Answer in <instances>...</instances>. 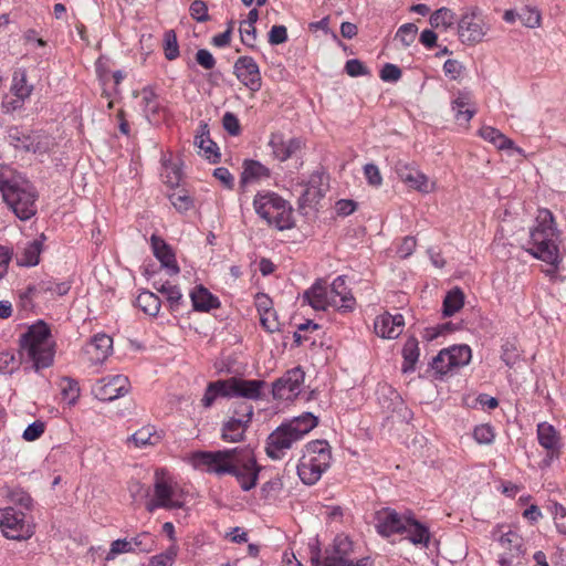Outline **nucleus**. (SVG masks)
Here are the masks:
<instances>
[{
    "instance_id": "1",
    "label": "nucleus",
    "mask_w": 566,
    "mask_h": 566,
    "mask_svg": "<svg viewBox=\"0 0 566 566\" xmlns=\"http://www.w3.org/2000/svg\"><path fill=\"white\" fill-rule=\"evenodd\" d=\"M191 462L196 469H206L209 473L233 475L243 491H250L256 485L261 470L249 448L197 451L192 453Z\"/></svg>"
},
{
    "instance_id": "2",
    "label": "nucleus",
    "mask_w": 566,
    "mask_h": 566,
    "mask_svg": "<svg viewBox=\"0 0 566 566\" xmlns=\"http://www.w3.org/2000/svg\"><path fill=\"white\" fill-rule=\"evenodd\" d=\"M0 192L4 202L22 221L36 213L38 192L30 181L6 168L0 171Z\"/></svg>"
},
{
    "instance_id": "3",
    "label": "nucleus",
    "mask_w": 566,
    "mask_h": 566,
    "mask_svg": "<svg viewBox=\"0 0 566 566\" xmlns=\"http://www.w3.org/2000/svg\"><path fill=\"white\" fill-rule=\"evenodd\" d=\"M537 226L530 233L531 248L527 251L535 258L557 269L562 261L558 240L559 232L554 227V217L549 210H541L536 218Z\"/></svg>"
},
{
    "instance_id": "4",
    "label": "nucleus",
    "mask_w": 566,
    "mask_h": 566,
    "mask_svg": "<svg viewBox=\"0 0 566 566\" xmlns=\"http://www.w3.org/2000/svg\"><path fill=\"white\" fill-rule=\"evenodd\" d=\"M317 426V418L306 412L293 420L282 423L266 440L265 452L272 460H280L285 450L292 448L293 443L301 440L306 433Z\"/></svg>"
},
{
    "instance_id": "5",
    "label": "nucleus",
    "mask_w": 566,
    "mask_h": 566,
    "mask_svg": "<svg viewBox=\"0 0 566 566\" xmlns=\"http://www.w3.org/2000/svg\"><path fill=\"white\" fill-rule=\"evenodd\" d=\"M20 350L33 363L36 370L51 366L54 343L50 327L43 321L31 325L20 338Z\"/></svg>"
},
{
    "instance_id": "6",
    "label": "nucleus",
    "mask_w": 566,
    "mask_h": 566,
    "mask_svg": "<svg viewBox=\"0 0 566 566\" xmlns=\"http://www.w3.org/2000/svg\"><path fill=\"white\" fill-rule=\"evenodd\" d=\"M331 447L327 441L315 440L306 444V450L297 465V474L307 485L315 484L329 465Z\"/></svg>"
},
{
    "instance_id": "7",
    "label": "nucleus",
    "mask_w": 566,
    "mask_h": 566,
    "mask_svg": "<svg viewBox=\"0 0 566 566\" xmlns=\"http://www.w3.org/2000/svg\"><path fill=\"white\" fill-rule=\"evenodd\" d=\"M256 213L269 226L283 231L294 227L293 210L287 201L274 192L258 193L253 201Z\"/></svg>"
},
{
    "instance_id": "8",
    "label": "nucleus",
    "mask_w": 566,
    "mask_h": 566,
    "mask_svg": "<svg viewBox=\"0 0 566 566\" xmlns=\"http://www.w3.org/2000/svg\"><path fill=\"white\" fill-rule=\"evenodd\" d=\"M353 543L340 534L337 535L333 544L325 549L324 560H319V551L317 549L311 556L313 566H371L369 558H360L356 563L353 562Z\"/></svg>"
},
{
    "instance_id": "9",
    "label": "nucleus",
    "mask_w": 566,
    "mask_h": 566,
    "mask_svg": "<svg viewBox=\"0 0 566 566\" xmlns=\"http://www.w3.org/2000/svg\"><path fill=\"white\" fill-rule=\"evenodd\" d=\"M489 30L482 11L478 7L464 9L458 21V35L463 44L473 45L480 43Z\"/></svg>"
},
{
    "instance_id": "10",
    "label": "nucleus",
    "mask_w": 566,
    "mask_h": 566,
    "mask_svg": "<svg viewBox=\"0 0 566 566\" xmlns=\"http://www.w3.org/2000/svg\"><path fill=\"white\" fill-rule=\"evenodd\" d=\"M175 491L167 478L165 469H157L155 471V483H154V497L146 503L148 512H153L156 509L163 507L167 510L180 509L182 502L174 500Z\"/></svg>"
},
{
    "instance_id": "11",
    "label": "nucleus",
    "mask_w": 566,
    "mask_h": 566,
    "mask_svg": "<svg viewBox=\"0 0 566 566\" xmlns=\"http://www.w3.org/2000/svg\"><path fill=\"white\" fill-rule=\"evenodd\" d=\"M0 527L3 535L11 539H27L33 534L32 527L24 523V514L12 507L0 510Z\"/></svg>"
},
{
    "instance_id": "12",
    "label": "nucleus",
    "mask_w": 566,
    "mask_h": 566,
    "mask_svg": "<svg viewBox=\"0 0 566 566\" xmlns=\"http://www.w3.org/2000/svg\"><path fill=\"white\" fill-rule=\"evenodd\" d=\"M222 427V439L229 442H239L243 439L244 433L252 420L253 407L248 403H241Z\"/></svg>"
},
{
    "instance_id": "13",
    "label": "nucleus",
    "mask_w": 566,
    "mask_h": 566,
    "mask_svg": "<svg viewBox=\"0 0 566 566\" xmlns=\"http://www.w3.org/2000/svg\"><path fill=\"white\" fill-rule=\"evenodd\" d=\"M304 371L301 367H294L287 370L281 378L273 382V397L282 400H293L296 398L304 382Z\"/></svg>"
},
{
    "instance_id": "14",
    "label": "nucleus",
    "mask_w": 566,
    "mask_h": 566,
    "mask_svg": "<svg viewBox=\"0 0 566 566\" xmlns=\"http://www.w3.org/2000/svg\"><path fill=\"white\" fill-rule=\"evenodd\" d=\"M228 397H242L250 400H259L263 397V389L266 386L264 380L242 379L231 377L226 379Z\"/></svg>"
},
{
    "instance_id": "15",
    "label": "nucleus",
    "mask_w": 566,
    "mask_h": 566,
    "mask_svg": "<svg viewBox=\"0 0 566 566\" xmlns=\"http://www.w3.org/2000/svg\"><path fill=\"white\" fill-rule=\"evenodd\" d=\"M408 516H401L395 510L385 507L375 513L376 530L385 537L405 533Z\"/></svg>"
},
{
    "instance_id": "16",
    "label": "nucleus",
    "mask_w": 566,
    "mask_h": 566,
    "mask_svg": "<svg viewBox=\"0 0 566 566\" xmlns=\"http://www.w3.org/2000/svg\"><path fill=\"white\" fill-rule=\"evenodd\" d=\"M237 78L250 91L256 92L261 88V74L258 64L251 56H240L234 63Z\"/></svg>"
},
{
    "instance_id": "17",
    "label": "nucleus",
    "mask_w": 566,
    "mask_h": 566,
    "mask_svg": "<svg viewBox=\"0 0 566 566\" xmlns=\"http://www.w3.org/2000/svg\"><path fill=\"white\" fill-rule=\"evenodd\" d=\"M395 169L400 180L411 189L423 193H429L433 190V184H430L428 177L415 166L399 160Z\"/></svg>"
},
{
    "instance_id": "18",
    "label": "nucleus",
    "mask_w": 566,
    "mask_h": 566,
    "mask_svg": "<svg viewBox=\"0 0 566 566\" xmlns=\"http://www.w3.org/2000/svg\"><path fill=\"white\" fill-rule=\"evenodd\" d=\"M303 300L306 301L315 311H325L328 306H338V301L329 295L326 282L317 280L308 290L303 294Z\"/></svg>"
},
{
    "instance_id": "19",
    "label": "nucleus",
    "mask_w": 566,
    "mask_h": 566,
    "mask_svg": "<svg viewBox=\"0 0 566 566\" xmlns=\"http://www.w3.org/2000/svg\"><path fill=\"white\" fill-rule=\"evenodd\" d=\"M102 385L96 389V397L103 401H112L125 396L129 391V380L126 376L115 375L103 379Z\"/></svg>"
},
{
    "instance_id": "20",
    "label": "nucleus",
    "mask_w": 566,
    "mask_h": 566,
    "mask_svg": "<svg viewBox=\"0 0 566 566\" xmlns=\"http://www.w3.org/2000/svg\"><path fill=\"white\" fill-rule=\"evenodd\" d=\"M405 325L402 315H390L388 313L376 317L374 323L375 333L381 338H397Z\"/></svg>"
},
{
    "instance_id": "21",
    "label": "nucleus",
    "mask_w": 566,
    "mask_h": 566,
    "mask_svg": "<svg viewBox=\"0 0 566 566\" xmlns=\"http://www.w3.org/2000/svg\"><path fill=\"white\" fill-rule=\"evenodd\" d=\"M154 255L160 261L161 265L168 270L170 275L179 273L175 254L171 248L159 237L153 234L150 238Z\"/></svg>"
},
{
    "instance_id": "22",
    "label": "nucleus",
    "mask_w": 566,
    "mask_h": 566,
    "mask_svg": "<svg viewBox=\"0 0 566 566\" xmlns=\"http://www.w3.org/2000/svg\"><path fill=\"white\" fill-rule=\"evenodd\" d=\"M113 348V339L106 334L95 335L86 346L85 353L93 364L103 363Z\"/></svg>"
},
{
    "instance_id": "23",
    "label": "nucleus",
    "mask_w": 566,
    "mask_h": 566,
    "mask_svg": "<svg viewBox=\"0 0 566 566\" xmlns=\"http://www.w3.org/2000/svg\"><path fill=\"white\" fill-rule=\"evenodd\" d=\"M9 143L17 149L24 151L38 153L40 151L39 136L29 134L19 127H11L8 130Z\"/></svg>"
},
{
    "instance_id": "24",
    "label": "nucleus",
    "mask_w": 566,
    "mask_h": 566,
    "mask_svg": "<svg viewBox=\"0 0 566 566\" xmlns=\"http://www.w3.org/2000/svg\"><path fill=\"white\" fill-rule=\"evenodd\" d=\"M273 155L280 161H285L301 150L303 143L300 138L283 140L280 136H273L270 140Z\"/></svg>"
},
{
    "instance_id": "25",
    "label": "nucleus",
    "mask_w": 566,
    "mask_h": 566,
    "mask_svg": "<svg viewBox=\"0 0 566 566\" xmlns=\"http://www.w3.org/2000/svg\"><path fill=\"white\" fill-rule=\"evenodd\" d=\"M328 291L329 295L334 296L338 301V306H335L337 310H342L344 312L353 310L355 305V298L348 291L344 276L336 277L331 285V290Z\"/></svg>"
},
{
    "instance_id": "26",
    "label": "nucleus",
    "mask_w": 566,
    "mask_h": 566,
    "mask_svg": "<svg viewBox=\"0 0 566 566\" xmlns=\"http://www.w3.org/2000/svg\"><path fill=\"white\" fill-rule=\"evenodd\" d=\"M195 311L208 312L220 306L218 297L213 296L205 286H197L190 294Z\"/></svg>"
},
{
    "instance_id": "27",
    "label": "nucleus",
    "mask_w": 566,
    "mask_h": 566,
    "mask_svg": "<svg viewBox=\"0 0 566 566\" xmlns=\"http://www.w3.org/2000/svg\"><path fill=\"white\" fill-rule=\"evenodd\" d=\"M322 181V177L318 175H313L303 190L300 197V207L303 208L305 206H311L313 203H317L318 200L324 197L325 190L322 189L318 184Z\"/></svg>"
},
{
    "instance_id": "28",
    "label": "nucleus",
    "mask_w": 566,
    "mask_h": 566,
    "mask_svg": "<svg viewBox=\"0 0 566 566\" xmlns=\"http://www.w3.org/2000/svg\"><path fill=\"white\" fill-rule=\"evenodd\" d=\"M44 234H41V240H34L23 249V252L18 256L17 262L21 266H34L40 261V254L43 248Z\"/></svg>"
},
{
    "instance_id": "29",
    "label": "nucleus",
    "mask_w": 566,
    "mask_h": 566,
    "mask_svg": "<svg viewBox=\"0 0 566 566\" xmlns=\"http://www.w3.org/2000/svg\"><path fill=\"white\" fill-rule=\"evenodd\" d=\"M378 401L379 405L387 411L394 412L399 407L403 406V401L400 395L390 386L384 385L378 391Z\"/></svg>"
},
{
    "instance_id": "30",
    "label": "nucleus",
    "mask_w": 566,
    "mask_h": 566,
    "mask_svg": "<svg viewBox=\"0 0 566 566\" xmlns=\"http://www.w3.org/2000/svg\"><path fill=\"white\" fill-rule=\"evenodd\" d=\"M270 176V170L256 160H245L241 174V184H249Z\"/></svg>"
},
{
    "instance_id": "31",
    "label": "nucleus",
    "mask_w": 566,
    "mask_h": 566,
    "mask_svg": "<svg viewBox=\"0 0 566 566\" xmlns=\"http://www.w3.org/2000/svg\"><path fill=\"white\" fill-rule=\"evenodd\" d=\"M201 128L202 133L195 137V145L202 151L207 159L217 163L220 158L217 144L210 139L209 132H205L207 125H203Z\"/></svg>"
},
{
    "instance_id": "32",
    "label": "nucleus",
    "mask_w": 566,
    "mask_h": 566,
    "mask_svg": "<svg viewBox=\"0 0 566 566\" xmlns=\"http://www.w3.org/2000/svg\"><path fill=\"white\" fill-rule=\"evenodd\" d=\"M128 440L133 441L136 447L142 448L147 446H156L160 442L161 436L157 432L155 427L145 426L134 432Z\"/></svg>"
},
{
    "instance_id": "33",
    "label": "nucleus",
    "mask_w": 566,
    "mask_h": 566,
    "mask_svg": "<svg viewBox=\"0 0 566 566\" xmlns=\"http://www.w3.org/2000/svg\"><path fill=\"white\" fill-rule=\"evenodd\" d=\"M405 533L408 534V538L410 539V542L416 545L423 544L424 546H427L429 543V530L410 516H408L407 518Z\"/></svg>"
},
{
    "instance_id": "34",
    "label": "nucleus",
    "mask_w": 566,
    "mask_h": 566,
    "mask_svg": "<svg viewBox=\"0 0 566 566\" xmlns=\"http://www.w3.org/2000/svg\"><path fill=\"white\" fill-rule=\"evenodd\" d=\"M455 13L446 7L436 10L429 19L430 25L434 29L447 31L455 23Z\"/></svg>"
},
{
    "instance_id": "35",
    "label": "nucleus",
    "mask_w": 566,
    "mask_h": 566,
    "mask_svg": "<svg viewBox=\"0 0 566 566\" xmlns=\"http://www.w3.org/2000/svg\"><path fill=\"white\" fill-rule=\"evenodd\" d=\"M469 103V92H459L457 98L452 102V111L455 113L454 116L458 122L463 120L468 123L475 114V109H470L467 107Z\"/></svg>"
},
{
    "instance_id": "36",
    "label": "nucleus",
    "mask_w": 566,
    "mask_h": 566,
    "mask_svg": "<svg viewBox=\"0 0 566 566\" xmlns=\"http://www.w3.org/2000/svg\"><path fill=\"white\" fill-rule=\"evenodd\" d=\"M402 373H410L415 370V365L419 358L418 340L415 337H409L402 347Z\"/></svg>"
},
{
    "instance_id": "37",
    "label": "nucleus",
    "mask_w": 566,
    "mask_h": 566,
    "mask_svg": "<svg viewBox=\"0 0 566 566\" xmlns=\"http://www.w3.org/2000/svg\"><path fill=\"white\" fill-rule=\"evenodd\" d=\"M136 304L145 314L157 316L161 306V301L155 293L144 291L137 296Z\"/></svg>"
},
{
    "instance_id": "38",
    "label": "nucleus",
    "mask_w": 566,
    "mask_h": 566,
    "mask_svg": "<svg viewBox=\"0 0 566 566\" xmlns=\"http://www.w3.org/2000/svg\"><path fill=\"white\" fill-rule=\"evenodd\" d=\"M464 304V294L459 287L449 291L443 300V315L452 316L459 312Z\"/></svg>"
},
{
    "instance_id": "39",
    "label": "nucleus",
    "mask_w": 566,
    "mask_h": 566,
    "mask_svg": "<svg viewBox=\"0 0 566 566\" xmlns=\"http://www.w3.org/2000/svg\"><path fill=\"white\" fill-rule=\"evenodd\" d=\"M537 438L539 444L547 450H554L558 444L557 431L547 422L537 426Z\"/></svg>"
},
{
    "instance_id": "40",
    "label": "nucleus",
    "mask_w": 566,
    "mask_h": 566,
    "mask_svg": "<svg viewBox=\"0 0 566 566\" xmlns=\"http://www.w3.org/2000/svg\"><path fill=\"white\" fill-rule=\"evenodd\" d=\"M155 289L166 296L169 307L172 312H177L182 303V294L178 286L171 285L169 282L160 285L154 284Z\"/></svg>"
},
{
    "instance_id": "41",
    "label": "nucleus",
    "mask_w": 566,
    "mask_h": 566,
    "mask_svg": "<svg viewBox=\"0 0 566 566\" xmlns=\"http://www.w3.org/2000/svg\"><path fill=\"white\" fill-rule=\"evenodd\" d=\"M449 353L448 366L461 367L469 364L471 359V348L468 345H458L446 348Z\"/></svg>"
},
{
    "instance_id": "42",
    "label": "nucleus",
    "mask_w": 566,
    "mask_h": 566,
    "mask_svg": "<svg viewBox=\"0 0 566 566\" xmlns=\"http://www.w3.org/2000/svg\"><path fill=\"white\" fill-rule=\"evenodd\" d=\"M228 389L226 386V380H217L213 382H210L205 391V395L201 399L202 406L206 408H209L214 402L216 398L221 397H228Z\"/></svg>"
},
{
    "instance_id": "43",
    "label": "nucleus",
    "mask_w": 566,
    "mask_h": 566,
    "mask_svg": "<svg viewBox=\"0 0 566 566\" xmlns=\"http://www.w3.org/2000/svg\"><path fill=\"white\" fill-rule=\"evenodd\" d=\"M480 134L484 139L494 144L499 149L513 147V142L493 127H483L481 128Z\"/></svg>"
},
{
    "instance_id": "44",
    "label": "nucleus",
    "mask_w": 566,
    "mask_h": 566,
    "mask_svg": "<svg viewBox=\"0 0 566 566\" xmlns=\"http://www.w3.org/2000/svg\"><path fill=\"white\" fill-rule=\"evenodd\" d=\"M501 546L510 552L511 557H517L522 554V538L515 532H507L500 538Z\"/></svg>"
},
{
    "instance_id": "45",
    "label": "nucleus",
    "mask_w": 566,
    "mask_h": 566,
    "mask_svg": "<svg viewBox=\"0 0 566 566\" xmlns=\"http://www.w3.org/2000/svg\"><path fill=\"white\" fill-rule=\"evenodd\" d=\"M36 289H38L39 293H50L51 295L63 296L70 291L71 285L66 281L65 282H54L51 280H46V281L43 280L36 284Z\"/></svg>"
},
{
    "instance_id": "46",
    "label": "nucleus",
    "mask_w": 566,
    "mask_h": 566,
    "mask_svg": "<svg viewBox=\"0 0 566 566\" xmlns=\"http://www.w3.org/2000/svg\"><path fill=\"white\" fill-rule=\"evenodd\" d=\"M12 91L14 95L21 99H24L31 95L33 86L28 84L27 74L24 71L14 73Z\"/></svg>"
},
{
    "instance_id": "47",
    "label": "nucleus",
    "mask_w": 566,
    "mask_h": 566,
    "mask_svg": "<svg viewBox=\"0 0 566 566\" xmlns=\"http://www.w3.org/2000/svg\"><path fill=\"white\" fill-rule=\"evenodd\" d=\"M61 395L69 405H74L80 397V387L77 381L71 378H62L60 382Z\"/></svg>"
},
{
    "instance_id": "48",
    "label": "nucleus",
    "mask_w": 566,
    "mask_h": 566,
    "mask_svg": "<svg viewBox=\"0 0 566 566\" xmlns=\"http://www.w3.org/2000/svg\"><path fill=\"white\" fill-rule=\"evenodd\" d=\"M130 541L133 543V547H135L136 552L139 553H150L156 546L155 537L148 532H143Z\"/></svg>"
},
{
    "instance_id": "49",
    "label": "nucleus",
    "mask_w": 566,
    "mask_h": 566,
    "mask_svg": "<svg viewBox=\"0 0 566 566\" xmlns=\"http://www.w3.org/2000/svg\"><path fill=\"white\" fill-rule=\"evenodd\" d=\"M165 57L169 61L176 60L179 55V45L174 30H168L164 35Z\"/></svg>"
},
{
    "instance_id": "50",
    "label": "nucleus",
    "mask_w": 566,
    "mask_h": 566,
    "mask_svg": "<svg viewBox=\"0 0 566 566\" xmlns=\"http://www.w3.org/2000/svg\"><path fill=\"white\" fill-rule=\"evenodd\" d=\"M518 19L526 28H538L541 25V12L535 8L525 7L518 13Z\"/></svg>"
},
{
    "instance_id": "51",
    "label": "nucleus",
    "mask_w": 566,
    "mask_h": 566,
    "mask_svg": "<svg viewBox=\"0 0 566 566\" xmlns=\"http://www.w3.org/2000/svg\"><path fill=\"white\" fill-rule=\"evenodd\" d=\"M136 548L133 547V543L130 539H116L112 543L111 549L106 556V560L113 559L118 554L124 553H135Z\"/></svg>"
},
{
    "instance_id": "52",
    "label": "nucleus",
    "mask_w": 566,
    "mask_h": 566,
    "mask_svg": "<svg viewBox=\"0 0 566 566\" xmlns=\"http://www.w3.org/2000/svg\"><path fill=\"white\" fill-rule=\"evenodd\" d=\"M190 17L197 22H207L210 20L208 6L203 0H193L189 8Z\"/></svg>"
},
{
    "instance_id": "53",
    "label": "nucleus",
    "mask_w": 566,
    "mask_h": 566,
    "mask_svg": "<svg viewBox=\"0 0 566 566\" xmlns=\"http://www.w3.org/2000/svg\"><path fill=\"white\" fill-rule=\"evenodd\" d=\"M449 353L446 349L439 352V354L432 359L431 367L440 377L452 370V366H448Z\"/></svg>"
},
{
    "instance_id": "54",
    "label": "nucleus",
    "mask_w": 566,
    "mask_h": 566,
    "mask_svg": "<svg viewBox=\"0 0 566 566\" xmlns=\"http://www.w3.org/2000/svg\"><path fill=\"white\" fill-rule=\"evenodd\" d=\"M417 32L418 28L416 24L406 23L398 29L396 38L399 39L405 46H409L415 41Z\"/></svg>"
},
{
    "instance_id": "55",
    "label": "nucleus",
    "mask_w": 566,
    "mask_h": 566,
    "mask_svg": "<svg viewBox=\"0 0 566 566\" xmlns=\"http://www.w3.org/2000/svg\"><path fill=\"white\" fill-rule=\"evenodd\" d=\"M45 430V423L41 420H35L34 422L30 423L25 430L23 431L22 438L25 441H34L39 439Z\"/></svg>"
},
{
    "instance_id": "56",
    "label": "nucleus",
    "mask_w": 566,
    "mask_h": 566,
    "mask_svg": "<svg viewBox=\"0 0 566 566\" xmlns=\"http://www.w3.org/2000/svg\"><path fill=\"white\" fill-rule=\"evenodd\" d=\"M473 437L478 443L489 444L494 439V431L490 424H480L474 428Z\"/></svg>"
},
{
    "instance_id": "57",
    "label": "nucleus",
    "mask_w": 566,
    "mask_h": 566,
    "mask_svg": "<svg viewBox=\"0 0 566 566\" xmlns=\"http://www.w3.org/2000/svg\"><path fill=\"white\" fill-rule=\"evenodd\" d=\"M10 500L25 510H30L33 503L31 495L21 489L12 490L10 492Z\"/></svg>"
},
{
    "instance_id": "58",
    "label": "nucleus",
    "mask_w": 566,
    "mask_h": 566,
    "mask_svg": "<svg viewBox=\"0 0 566 566\" xmlns=\"http://www.w3.org/2000/svg\"><path fill=\"white\" fill-rule=\"evenodd\" d=\"M259 315H260V323L266 332L274 333V332L279 331L280 323H279L277 315H276L275 311H270L269 314L262 313Z\"/></svg>"
},
{
    "instance_id": "59",
    "label": "nucleus",
    "mask_w": 566,
    "mask_h": 566,
    "mask_svg": "<svg viewBox=\"0 0 566 566\" xmlns=\"http://www.w3.org/2000/svg\"><path fill=\"white\" fill-rule=\"evenodd\" d=\"M223 128L232 136H237L241 132L238 117L230 112H227L222 118Z\"/></svg>"
},
{
    "instance_id": "60",
    "label": "nucleus",
    "mask_w": 566,
    "mask_h": 566,
    "mask_svg": "<svg viewBox=\"0 0 566 566\" xmlns=\"http://www.w3.org/2000/svg\"><path fill=\"white\" fill-rule=\"evenodd\" d=\"M402 75L401 70L391 63H387L380 71V78L385 82H397Z\"/></svg>"
},
{
    "instance_id": "61",
    "label": "nucleus",
    "mask_w": 566,
    "mask_h": 566,
    "mask_svg": "<svg viewBox=\"0 0 566 566\" xmlns=\"http://www.w3.org/2000/svg\"><path fill=\"white\" fill-rule=\"evenodd\" d=\"M176 556V552L170 548L165 553L153 556L147 566H171Z\"/></svg>"
},
{
    "instance_id": "62",
    "label": "nucleus",
    "mask_w": 566,
    "mask_h": 566,
    "mask_svg": "<svg viewBox=\"0 0 566 566\" xmlns=\"http://www.w3.org/2000/svg\"><path fill=\"white\" fill-rule=\"evenodd\" d=\"M345 71L352 77L369 74L367 67L357 59L348 60L345 64Z\"/></svg>"
},
{
    "instance_id": "63",
    "label": "nucleus",
    "mask_w": 566,
    "mask_h": 566,
    "mask_svg": "<svg viewBox=\"0 0 566 566\" xmlns=\"http://www.w3.org/2000/svg\"><path fill=\"white\" fill-rule=\"evenodd\" d=\"M287 40V30L284 25H273L269 32V43L282 44Z\"/></svg>"
},
{
    "instance_id": "64",
    "label": "nucleus",
    "mask_w": 566,
    "mask_h": 566,
    "mask_svg": "<svg viewBox=\"0 0 566 566\" xmlns=\"http://www.w3.org/2000/svg\"><path fill=\"white\" fill-rule=\"evenodd\" d=\"M171 205L179 211H187L191 205V198L187 195H181L180 192H174L169 196Z\"/></svg>"
}]
</instances>
